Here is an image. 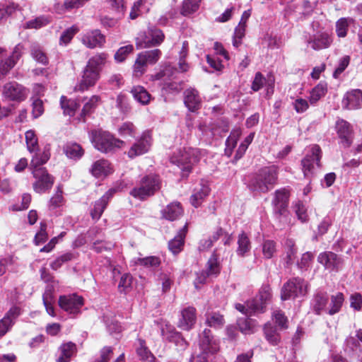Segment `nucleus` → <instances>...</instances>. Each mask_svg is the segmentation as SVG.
Wrapping results in <instances>:
<instances>
[{"label": "nucleus", "mask_w": 362, "mask_h": 362, "mask_svg": "<svg viewBox=\"0 0 362 362\" xmlns=\"http://www.w3.org/2000/svg\"><path fill=\"white\" fill-rule=\"evenodd\" d=\"M107 54L102 52L95 54L88 59L83 71L81 79L75 87L76 90L83 92L95 85L107 62Z\"/></svg>", "instance_id": "f257e3e1"}, {"label": "nucleus", "mask_w": 362, "mask_h": 362, "mask_svg": "<svg viewBox=\"0 0 362 362\" xmlns=\"http://www.w3.org/2000/svg\"><path fill=\"white\" fill-rule=\"evenodd\" d=\"M278 178V168L274 166L265 167L256 173L249 182L252 191L267 192L273 188Z\"/></svg>", "instance_id": "f03ea898"}, {"label": "nucleus", "mask_w": 362, "mask_h": 362, "mask_svg": "<svg viewBox=\"0 0 362 362\" xmlns=\"http://www.w3.org/2000/svg\"><path fill=\"white\" fill-rule=\"evenodd\" d=\"M89 136L94 147L103 153H112L124 146L123 141L101 129L90 131Z\"/></svg>", "instance_id": "7ed1b4c3"}, {"label": "nucleus", "mask_w": 362, "mask_h": 362, "mask_svg": "<svg viewBox=\"0 0 362 362\" xmlns=\"http://www.w3.org/2000/svg\"><path fill=\"white\" fill-rule=\"evenodd\" d=\"M201 157V152L197 148H187L180 149L170 157V162L177 165L182 170V176L187 177L192 166L197 163Z\"/></svg>", "instance_id": "20e7f679"}, {"label": "nucleus", "mask_w": 362, "mask_h": 362, "mask_svg": "<svg viewBox=\"0 0 362 362\" xmlns=\"http://www.w3.org/2000/svg\"><path fill=\"white\" fill-rule=\"evenodd\" d=\"M160 186V182L158 176L155 175H147L142 178L139 187L132 189L130 194L135 198L144 199L158 191Z\"/></svg>", "instance_id": "39448f33"}, {"label": "nucleus", "mask_w": 362, "mask_h": 362, "mask_svg": "<svg viewBox=\"0 0 362 362\" xmlns=\"http://www.w3.org/2000/svg\"><path fill=\"white\" fill-rule=\"evenodd\" d=\"M307 293V284L300 278H293L288 281L281 288V298L286 300L305 296Z\"/></svg>", "instance_id": "423d86ee"}, {"label": "nucleus", "mask_w": 362, "mask_h": 362, "mask_svg": "<svg viewBox=\"0 0 362 362\" xmlns=\"http://www.w3.org/2000/svg\"><path fill=\"white\" fill-rule=\"evenodd\" d=\"M83 304V297L76 293L60 296L58 300L60 308L71 315L78 314Z\"/></svg>", "instance_id": "0eeeda50"}, {"label": "nucleus", "mask_w": 362, "mask_h": 362, "mask_svg": "<svg viewBox=\"0 0 362 362\" xmlns=\"http://www.w3.org/2000/svg\"><path fill=\"white\" fill-rule=\"evenodd\" d=\"M32 174L35 179V182L33 185L35 192L42 194L52 187L54 179L46 169H35L32 171Z\"/></svg>", "instance_id": "6e6552de"}, {"label": "nucleus", "mask_w": 362, "mask_h": 362, "mask_svg": "<svg viewBox=\"0 0 362 362\" xmlns=\"http://www.w3.org/2000/svg\"><path fill=\"white\" fill-rule=\"evenodd\" d=\"M321 158V149L319 146L313 145L311 148V154H308L302 160V170L304 176L310 178L313 175L315 166H320Z\"/></svg>", "instance_id": "1a4fd4ad"}, {"label": "nucleus", "mask_w": 362, "mask_h": 362, "mask_svg": "<svg viewBox=\"0 0 362 362\" xmlns=\"http://www.w3.org/2000/svg\"><path fill=\"white\" fill-rule=\"evenodd\" d=\"M199 346L200 354L208 356L209 354H215L219 349L216 339L209 329H204L199 336Z\"/></svg>", "instance_id": "9d476101"}, {"label": "nucleus", "mask_w": 362, "mask_h": 362, "mask_svg": "<svg viewBox=\"0 0 362 362\" xmlns=\"http://www.w3.org/2000/svg\"><path fill=\"white\" fill-rule=\"evenodd\" d=\"M272 298L271 288L264 285L259 290V295L255 299L247 301V306L252 311L262 312L264 308Z\"/></svg>", "instance_id": "9b49d317"}, {"label": "nucleus", "mask_w": 362, "mask_h": 362, "mask_svg": "<svg viewBox=\"0 0 362 362\" xmlns=\"http://www.w3.org/2000/svg\"><path fill=\"white\" fill-rule=\"evenodd\" d=\"M151 141L150 132H144L140 139L130 148L128 151L129 157L132 158L148 152L151 145Z\"/></svg>", "instance_id": "f8f14e48"}, {"label": "nucleus", "mask_w": 362, "mask_h": 362, "mask_svg": "<svg viewBox=\"0 0 362 362\" xmlns=\"http://www.w3.org/2000/svg\"><path fill=\"white\" fill-rule=\"evenodd\" d=\"M3 95L10 100L21 101L26 98V90L16 82H9L3 87Z\"/></svg>", "instance_id": "ddd939ff"}, {"label": "nucleus", "mask_w": 362, "mask_h": 362, "mask_svg": "<svg viewBox=\"0 0 362 362\" xmlns=\"http://www.w3.org/2000/svg\"><path fill=\"white\" fill-rule=\"evenodd\" d=\"M82 43L88 48L101 47L105 42V37L99 30L87 32L81 37Z\"/></svg>", "instance_id": "4468645a"}, {"label": "nucleus", "mask_w": 362, "mask_h": 362, "mask_svg": "<svg viewBox=\"0 0 362 362\" xmlns=\"http://www.w3.org/2000/svg\"><path fill=\"white\" fill-rule=\"evenodd\" d=\"M288 194L285 189L276 190L273 200L274 211L276 216H285L287 212Z\"/></svg>", "instance_id": "2eb2a0df"}, {"label": "nucleus", "mask_w": 362, "mask_h": 362, "mask_svg": "<svg viewBox=\"0 0 362 362\" xmlns=\"http://www.w3.org/2000/svg\"><path fill=\"white\" fill-rule=\"evenodd\" d=\"M336 129L344 146L348 147L353 140V129L351 124L344 119L337 121Z\"/></svg>", "instance_id": "dca6fc26"}, {"label": "nucleus", "mask_w": 362, "mask_h": 362, "mask_svg": "<svg viewBox=\"0 0 362 362\" xmlns=\"http://www.w3.org/2000/svg\"><path fill=\"white\" fill-rule=\"evenodd\" d=\"M197 320L196 309L189 306L181 311V317L178 322V327L184 330L191 329Z\"/></svg>", "instance_id": "f3484780"}, {"label": "nucleus", "mask_w": 362, "mask_h": 362, "mask_svg": "<svg viewBox=\"0 0 362 362\" xmlns=\"http://www.w3.org/2000/svg\"><path fill=\"white\" fill-rule=\"evenodd\" d=\"M317 261L323 264L326 269H338L341 264V259L334 252H325L319 255Z\"/></svg>", "instance_id": "a211bd4d"}, {"label": "nucleus", "mask_w": 362, "mask_h": 362, "mask_svg": "<svg viewBox=\"0 0 362 362\" xmlns=\"http://www.w3.org/2000/svg\"><path fill=\"white\" fill-rule=\"evenodd\" d=\"M184 102L190 111L199 109L202 99L198 90L193 88L186 89L184 92Z\"/></svg>", "instance_id": "6ab92c4d"}, {"label": "nucleus", "mask_w": 362, "mask_h": 362, "mask_svg": "<svg viewBox=\"0 0 362 362\" xmlns=\"http://www.w3.org/2000/svg\"><path fill=\"white\" fill-rule=\"evenodd\" d=\"M362 92L359 89H354L345 95L342 104L347 109H358L361 106Z\"/></svg>", "instance_id": "aec40b11"}, {"label": "nucleus", "mask_w": 362, "mask_h": 362, "mask_svg": "<svg viewBox=\"0 0 362 362\" xmlns=\"http://www.w3.org/2000/svg\"><path fill=\"white\" fill-rule=\"evenodd\" d=\"M332 40L329 34L322 33L315 35L313 38L308 40V45H310L314 50L326 49L330 46Z\"/></svg>", "instance_id": "412c9836"}, {"label": "nucleus", "mask_w": 362, "mask_h": 362, "mask_svg": "<svg viewBox=\"0 0 362 362\" xmlns=\"http://www.w3.org/2000/svg\"><path fill=\"white\" fill-rule=\"evenodd\" d=\"M210 192L209 186L206 184L200 183L194 188L193 194L191 196V204L196 208L199 206L204 199L208 196Z\"/></svg>", "instance_id": "4be33fe9"}, {"label": "nucleus", "mask_w": 362, "mask_h": 362, "mask_svg": "<svg viewBox=\"0 0 362 362\" xmlns=\"http://www.w3.org/2000/svg\"><path fill=\"white\" fill-rule=\"evenodd\" d=\"M59 351L60 354L57 362H69L76 352V346L71 341L66 342L59 346Z\"/></svg>", "instance_id": "5701e85b"}, {"label": "nucleus", "mask_w": 362, "mask_h": 362, "mask_svg": "<svg viewBox=\"0 0 362 362\" xmlns=\"http://www.w3.org/2000/svg\"><path fill=\"white\" fill-rule=\"evenodd\" d=\"M111 196L112 192L110 191L104 194L99 200L95 202L93 209L90 211V215L93 220H99Z\"/></svg>", "instance_id": "b1692460"}, {"label": "nucleus", "mask_w": 362, "mask_h": 362, "mask_svg": "<svg viewBox=\"0 0 362 362\" xmlns=\"http://www.w3.org/2000/svg\"><path fill=\"white\" fill-rule=\"evenodd\" d=\"M187 230V226L185 225L180 230L177 235L169 242L168 248L174 255L179 253L182 250Z\"/></svg>", "instance_id": "393cba45"}, {"label": "nucleus", "mask_w": 362, "mask_h": 362, "mask_svg": "<svg viewBox=\"0 0 362 362\" xmlns=\"http://www.w3.org/2000/svg\"><path fill=\"white\" fill-rule=\"evenodd\" d=\"M90 172L95 177H105L111 173V168L107 160L101 159L93 164Z\"/></svg>", "instance_id": "a878e982"}, {"label": "nucleus", "mask_w": 362, "mask_h": 362, "mask_svg": "<svg viewBox=\"0 0 362 362\" xmlns=\"http://www.w3.org/2000/svg\"><path fill=\"white\" fill-rule=\"evenodd\" d=\"M205 323L211 327L220 329L225 324V319L223 315L219 312L207 310L205 314Z\"/></svg>", "instance_id": "bb28decb"}, {"label": "nucleus", "mask_w": 362, "mask_h": 362, "mask_svg": "<svg viewBox=\"0 0 362 362\" xmlns=\"http://www.w3.org/2000/svg\"><path fill=\"white\" fill-rule=\"evenodd\" d=\"M182 209L178 202H173L168 204L162 211V216L169 221H174L182 214Z\"/></svg>", "instance_id": "cd10ccee"}, {"label": "nucleus", "mask_w": 362, "mask_h": 362, "mask_svg": "<svg viewBox=\"0 0 362 362\" xmlns=\"http://www.w3.org/2000/svg\"><path fill=\"white\" fill-rule=\"evenodd\" d=\"M131 93L134 98L142 105H147L151 100V95L142 86L133 87Z\"/></svg>", "instance_id": "c85d7f7f"}, {"label": "nucleus", "mask_w": 362, "mask_h": 362, "mask_svg": "<svg viewBox=\"0 0 362 362\" xmlns=\"http://www.w3.org/2000/svg\"><path fill=\"white\" fill-rule=\"evenodd\" d=\"M60 105L64 114L70 117L74 116L76 110L79 107V105L75 100L68 99L65 96L61 97Z\"/></svg>", "instance_id": "c756f323"}, {"label": "nucleus", "mask_w": 362, "mask_h": 362, "mask_svg": "<svg viewBox=\"0 0 362 362\" xmlns=\"http://www.w3.org/2000/svg\"><path fill=\"white\" fill-rule=\"evenodd\" d=\"M49 153L48 151H43L42 153H36L32 158L30 168L31 170H34L35 169H46L42 165L47 163V161L49 159Z\"/></svg>", "instance_id": "7c9ffc66"}, {"label": "nucleus", "mask_w": 362, "mask_h": 362, "mask_svg": "<svg viewBox=\"0 0 362 362\" xmlns=\"http://www.w3.org/2000/svg\"><path fill=\"white\" fill-rule=\"evenodd\" d=\"M64 151L68 158L72 159H78L84 153L82 147L76 143L68 144L64 146Z\"/></svg>", "instance_id": "2f4dec72"}, {"label": "nucleus", "mask_w": 362, "mask_h": 362, "mask_svg": "<svg viewBox=\"0 0 362 362\" xmlns=\"http://www.w3.org/2000/svg\"><path fill=\"white\" fill-rule=\"evenodd\" d=\"M218 257L216 252H214L211 257L209 259L206 263V268L205 272L207 275L216 276L221 271L220 263L218 260Z\"/></svg>", "instance_id": "473e14b6"}, {"label": "nucleus", "mask_w": 362, "mask_h": 362, "mask_svg": "<svg viewBox=\"0 0 362 362\" xmlns=\"http://www.w3.org/2000/svg\"><path fill=\"white\" fill-rule=\"evenodd\" d=\"M327 88L325 83H320L314 87L310 93L309 101L310 104L316 103L327 93Z\"/></svg>", "instance_id": "72a5a7b5"}, {"label": "nucleus", "mask_w": 362, "mask_h": 362, "mask_svg": "<svg viewBox=\"0 0 362 362\" xmlns=\"http://www.w3.org/2000/svg\"><path fill=\"white\" fill-rule=\"evenodd\" d=\"M237 254L243 257L251 248L250 241L247 235L243 232L238 236Z\"/></svg>", "instance_id": "f704fd0d"}, {"label": "nucleus", "mask_w": 362, "mask_h": 362, "mask_svg": "<svg viewBox=\"0 0 362 362\" xmlns=\"http://www.w3.org/2000/svg\"><path fill=\"white\" fill-rule=\"evenodd\" d=\"M139 54L144 60L147 65L154 64L160 59L161 52L160 49H156L153 50L142 52Z\"/></svg>", "instance_id": "c9c22d12"}, {"label": "nucleus", "mask_w": 362, "mask_h": 362, "mask_svg": "<svg viewBox=\"0 0 362 362\" xmlns=\"http://www.w3.org/2000/svg\"><path fill=\"white\" fill-rule=\"evenodd\" d=\"M328 303V297L326 293H317L314 299L313 309L317 314L324 310Z\"/></svg>", "instance_id": "e433bc0d"}, {"label": "nucleus", "mask_w": 362, "mask_h": 362, "mask_svg": "<svg viewBox=\"0 0 362 362\" xmlns=\"http://www.w3.org/2000/svg\"><path fill=\"white\" fill-rule=\"evenodd\" d=\"M151 37L148 35V30L147 32H141L136 38V46L137 49H143L150 47H153Z\"/></svg>", "instance_id": "4c0bfd02"}, {"label": "nucleus", "mask_w": 362, "mask_h": 362, "mask_svg": "<svg viewBox=\"0 0 362 362\" xmlns=\"http://www.w3.org/2000/svg\"><path fill=\"white\" fill-rule=\"evenodd\" d=\"M200 1L201 0H184L181 13L183 16H187L197 11L199 7Z\"/></svg>", "instance_id": "58836bf2"}, {"label": "nucleus", "mask_w": 362, "mask_h": 362, "mask_svg": "<svg viewBox=\"0 0 362 362\" xmlns=\"http://www.w3.org/2000/svg\"><path fill=\"white\" fill-rule=\"evenodd\" d=\"M264 331L267 340L272 345H277L280 341V336L277 333L276 328L270 325H266Z\"/></svg>", "instance_id": "ea45409f"}, {"label": "nucleus", "mask_w": 362, "mask_h": 362, "mask_svg": "<svg viewBox=\"0 0 362 362\" xmlns=\"http://www.w3.org/2000/svg\"><path fill=\"white\" fill-rule=\"evenodd\" d=\"M100 102V97L99 95H94L91 96L88 101L84 104L81 116L84 117L86 115L90 113L96 108Z\"/></svg>", "instance_id": "a19ab883"}, {"label": "nucleus", "mask_w": 362, "mask_h": 362, "mask_svg": "<svg viewBox=\"0 0 362 362\" xmlns=\"http://www.w3.org/2000/svg\"><path fill=\"white\" fill-rule=\"evenodd\" d=\"M160 261L158 257L151 256L144 258H137L135 260L136 265H141L146 268H156L160 265Z\"/></svg>", "instance_id": "79ce46f5"}, {"label": "nucleus", "mask_w": 362, "mask_h": 362, "mask_svg": "<svg viewBox=\"0 0 362 362\" xmlns=\"http://www.w3.org/2000/svg\"><path fill=\"white\" fill-rule=\"evenodd\" d=\"M351 18H341L336 23V33L339 37H344L347 34Z\"/></svg>", "instance_id": "37998d69"}, {"label": "nucleus", "mask_w": 362, "mask_h": 362, "mask_svg": "<svg viewBox=\"0 0 362 362\" xmlns=\"http://www.w3.org/2000/svg\"><path fill=\"white\" fill-rule=\"evenodd\" d=\"M344 302V295L341 293H337L331 297V308L329 310V315H334L338 313Z\"/></svg>", "instance_id": "c03bdc74"}, {"label": "nucleus", "mask_w": 362, "mask_h": 362, "mask_svg": "<svg viewBox=\"0 0 362 362\" xmlns=\"http://www.w3.org/2000/svg\"><path fill=\"white\" fill-rule=\"evenodd\" d=\"M25 142L28 150L30 152H35L37 148V139L36 135L33 130H28L25 134Z\"/></svg>", "instance_id": "a18cd8bd"}, {"label": "nucleus", "mask_w": 362, "mask_h": 362, "mask_svg": "<svg viewBox=\"0 0 362 362\" xmlns=\"http://www.w3.org/2000/svg\"><path fill=\"white\" fill-rule=\"evenodd\" d=\"M286 264H291L295 258L296 254V249L295 248V243L291 239H287L286 243Z\"/></svg>", "instance_id": "49530a36"}, {"label": "nucleus", "mask_w": 362, "mask_h": 362, "mask_svg": "<svg viewBox=\"0 0 362 362\" xmlns=\"http://www.w3.org/2000/svg\"><path fill=\"white\" fill-rule=\"evenodd\" d=\"M147 66L144 60L138 54L133 66L134 76L136 77L141 76L145 73Z\"/></svg>", "instance_id": "de8ad7c7"}, {"label": "nucleus", "mask_w": 362, "mask_h": 362, "mask_svg": "<svg viewBox=\"0 0 362 362\" xmlns=\"http://www.w3.org/2000/svg\"><path fill=\"white\" fill-rule=\"evenodd\" d=\"M2 52L4 49L0 47V53ZM13 66V61L0 58V80L4 78Z\"/></svg>", "instance_id": "09e8293b"}, {"label": "nucleus", "mask_w": 362, "mask_h": 362, "mask_svg": "<svg viewBox=\"0 0 362 362\" xmlns=\"http://www.w3.org/2000/svg\"><path fill=\"white\" fill-rule=\"evenodd\" d=\"M241 132L240 129H234L231 132L230 136L228 137L226 141V152L230 151V153L232 151V150L235 148L237 141L238 140L239 137L240 136Z\"/></svg>", "instance_id": "8fccbe9b"}, {"label": "nucleus", "mask_w": 362, "mask_h": 362, "mask_svg": "<svg viewBox=\"0 0 362 362\" xmlns=\"http://www.w3.org/2000/svg\"><path fill=\"white\" fill-rule=\"evenodd\" d=\"M148 35L151 37V42H153V46L160 45L164 40V34L158 28H149Z\"/></svg>", "instance_id": "3c124183"}, {"label": "nucleus", "mask_w": 362, "mask_h": 362, "mask_svg": "<svg viewBox=\"0 0 362 362\" xmlns=\"http://www.w3.org/2000/svg\"><path fill=\"white\" fill-rule=\"evenodd\" d=\"M74 258V256L72 253H71V252L65 253V254L61 255L60 257H59L58 258H57L54 261H53L50 264V267L52 269L57 270L59 268H60L62 267V265L64 263L71 261Z\"/></svg>", "instance_id": "603ef678"}, {"label": "nucleus", "mask_w": 362, "mask_h": 362, "mask_svg": "<svg viewBox=\"0 0 362 362\" xmlns=\"http://www.w3.org/2000/svg\"><path fill=\"white\" fill-rule=\"evenodd\" d=\"M262 252L265 258H272L276 252V243L273 240H265L262 245Z\"/></svg>", "instance_id": "864d4df0"}, {"label": "nucleus", "mask_w": 362, "mask_h": 362, "mask_svg": "<svg viewBox=\"0 0 362 362\" xmlns=\"http://www.w3.org/2000/svg\"><path fill=\"white\" fill-rule=\"evenodd\" d=\"M32 57L38 62L45 65L48 63V59L42 49L37 45H33L31 48Z\"/></svg>", "instance_id": "5fc2aeb1"}, {"label": "nucleus", "mask_w": 362, "mask_h": 362, "mask_svg": "<svg viewBox=\"0 0 362 362\" xmlns=\"http://www.w3.org/2000/svg\"><path fill=\"white\" fill-rule=\"evenodd\" d=\"M134 50L133 45H128L124 47H120L115 54V59L117 62H123L128 54L132 53Z\"/></svg>", "instance_id": "6e6d98bb"}, {"label": "nucleus", "mask_w": 362, "mask_h": 362, "mask_svg": "<svg viewBox=\"0 0 362 362\" xmlns=\"http://www.w3.org/2000/svg\"><path fill=\"white\" fill-rule=\"evenodd\" d=\"M245 27L246 25L239 23L238 25L235 28L233 41L234 47H238L241 44V40L245 36Z\"/></svg>", "instance_id": "4d7b16f0"}, {"label": "nucleus", "mask_w": 362, "mask_h": 362, "mask_svg": "<svg viewBox=\"0 0 362 362\" xmlns=\"http://www.w3.org/2000/svg\"><path fill=\"white\" fill-rule=\"evenodd\" d=\"M294 211L298 218L300 220L301 222L304 223L308 220L307 209L301 202L299 201L295 204Z\"/></svg>", "instance_id": "13d9d810"}, {"label": "nucleus", "mask_w": 362, "mask_h": 362, "mask_svg": "<svg viewBox=\"0 0 362 362\" xmlns=\"http://www.w3.org/2000/svg\"><path fill=\"white\" fill-rule=\"evenodd\" d=\"M120 135L123 136H134L136 127L133 123L127 122L123 123L118 129Z\"/></svg>", "instance_id": "bf43d9fd"}, {"label": "nucleus", "mask_w": 362, "mask_h": 362, "mask_svg": "<svg viewBox=\"0 0 362 362\" xmlns=\"http://www.w3.org/2000/svg\"><path fill=\"white\" fill-rule=\"evenodd\" d=\"M78 32L77 28L72 26L64 31L60 37V44L66 45Z\"/></svg>", "instance_id": "052dcab7"}, {"label": "nucleus", "mask_w": 362, "mask_h": 362, "mask_svg": "<svg viewBox=\"0 0 362 362\" xmlns=\"http://www.w3.org/2000/svg\"><path fill=\"white\" fill-rule=\"evenodd\" d=\"M33 116L34 118H37L44 112L43 102L39 98H33Z\"/></svg>", "instance_id": "680f3d73"}, {"label": "nucleus", "mask_w": 362, "mask_h": 362, "mask_svg": "<svg viewBox=\"0 0 362 362\" xmlns=\"http://www.w3.org/2000/svg\"><path fill=\"white\" fill-rule=\"evenodd\" d=\"M350 62L349 56H344L339 59L338 66L333 73V77L337 78L339 75L346 69Z\"/></svg>", "instance_id": "e2e57ef3"}, {"label": "nucleus", "mask_w": 362, "mask_h": 362, "mask_svg": "<svg viewBox=\"0 0 362 362\" xmlns=\"http://www.w3.org/2000/svg\"><path fill=\"white\" fill-rule=\"evenodd\" d=\"M62 190L58 187L54 195L49 200V206L54 209L60 206L63 203Z\"/></svg>", "instance_id": "0e129e2a"}, {"label": "nucleus", "mask_w": 362, "mask_h": 362, "mask_svg": "<svg viewBox=\"0 0 362 362\" xmlns=\"http://www.w3.org/2000/svg\"><path fill=\"white\" fill-rule=\"evenodd\" d=\"M47 225L45 223H40V230L35 235V241L37 245L45 243L47 240V233L46 232Z\"/></svg>", "instance_id": "69168bd1"}, {"label": "nucleus", "mask_w": 362, "mask_h": 362, "mask_svg": "<svg viewBox=\"0 0 362 362\" xmlns=\"http://www.w3.org/2000/svg\"><path fill=\"white\" fill-rule=\"evenodd\" d=\"M112 356V349L110 346H105L100 351V356L96 362H109Z\"/></svg>", "instance_id": "338daca9"}, {"label": "nucleus", "mask_w": 362, "mask_h": 362, "mask_svg": "<svg viewBox=\"0 0 362 362\" xmlns=\"http://www.w3.org/2000/svg\"><path fill=\"white\" fill-rule=\"evenodd\" d=\"M137 354L141 357V359L146 362H154L155 357L147 349V348L141 346L137 349Z\"/></svg>", "instance_id": "774afa93"}]
</instances>
